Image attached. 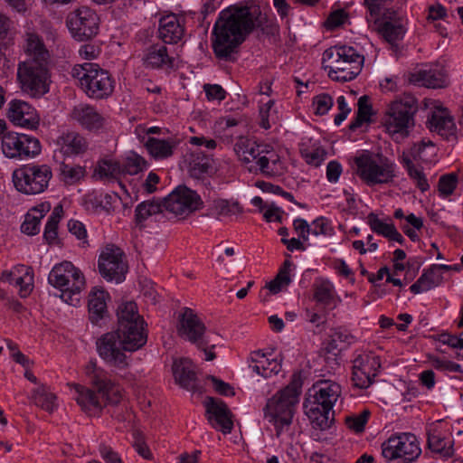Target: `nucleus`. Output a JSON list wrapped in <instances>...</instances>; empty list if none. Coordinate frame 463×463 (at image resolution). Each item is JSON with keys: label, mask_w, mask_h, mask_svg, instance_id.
<instances>
[{"label": "nucleus", "mask_w": 463, "mask_h": 463, "mask_svg": "<svg viewBox=\"0 0 463 463\" xmlns=\"http://www.w3.org/2000/svg\"><path fill=\"white\" fill-rule=\"evenodd\" d=\"M429 360H430L432 367L438 371L463 373L461 365L455 362L447 360L442 357L434 356V355L430 356Z\"/></svg>", "instance_id": "obj_58"}, {"label": "nucleus", "mask_w": 463, "mask_h": 463, "mask_svg": "<svg viewBox=\"0 0 463 463\" xmlns=\"http://www.w3.org/2000/svg\"><path fill=\"white\" fill-rule=\"evenodd\" d=\"M143 65L146 69L161 70L165 71H175L177 59L161 43H156L146 48L142 58Z\"/></svg>", "instance_id": "obj_20"}, {"label": "nucleus", "mask_w": 463, "mask_h": 463, "mask_svg": "<svg viewBox=\"0 0 463 463\" xmlns=\"http://www.w3.org/2000/svg\"><path fill=\"white\" fill-rule=\"evenodd\" d=\"M95 173L100 179H118L122 176L120 163L113 159L99 161Z\"/></svg>", "instance_id": "obj_52"}, {"label": "nucleus", "mask_w": 463, "mask_h": 463, "mask_svg": "<svg viewBox=\"0 0 463 463\" xmlns=\"http://www.w3.org/2000/svg\"><path fill=\"white\" fill-rule=\"evenodd\" d=\"M33 399L37 406L47 411H53L56 408V396L43 386L33 391Z\"/></svg>", "instance_id": "obj_55"}, {"label": "nucleus", "mask_w": 463, "mask_h": 463, "mask_svg": "<svg viewBox=\"0 0 463 463\" xmlns=\"http://www.w3.org/2000/svg\"><path fill=\"white\" fill-rule=\"evenodd\" d=\"M147 166V162L141 156L131 152L120 163L121 175H135L146 170Z\"/></svg>", "instance_id": "obj_49"}, {"label": "nucleus", "mask_w": 463, "mask_h": 463, "mask_svg": "<svg viewBox=\"0 0 463 463\" xmlns=\"http://www.w3.org/2000/svg\"><path fill=\"white\" fill-rule=\"evenodd\" d=\"M430 129L447 140L456 139V125L449 112L445 109L433 111L430 119Z\"/></svg>", "instance_id": "obj_31"}, {"label": "nucleus", "mask_w": 463, "mask_h": 463, "mask_svg": "<svg viewBox=\"0 0 463 463\" xmlns=\"http://www.w3.org/2000/svg\"><path fill=\"white\" fill-rule=\"evenodd\" d=\"M354 165L355 174L368 186L388 184L396 177V164L383 154L363 151Z\"/></svg>", "instance_id": "obj_5"}, {"label": "nucleus", "mask_w": 463, "mask_h": 463, "mask_svg": "<svg viewBox=\"0 0 463 463\" xmlns=\"http://www.w3.org/2000/svg\"><path fill=\"white\" fill-rule=\"evenodd\" d=\"M184 33V24L175 14H167L159 20L158 37L164 43H177L183 38Z\"/></svg>", "instance_id": "obj_30"}, {"label": "nucleus", "mask_w": 463, "mask_h": 463, "mask_svg": "<svg viewBox=\"0 0 463 463\" xmlns=\"http://www.w3.org/2000/svg\"><path fill=\"white\" fill-rule=\"evenodd\" d=\"M417 107L414 100H395L392 102L383 118V125L392 137H405L414 125V114Z\"/></svg>", "instance_id": "obj_11"}, {"label": "nucleus", "mask_w": 463, "mask_h": 463, "mask_svg": "<svg viewBox=\"0 0 463 463\" xmlns=\"http://www.w3.org/2000/svg\"><path fill=\"white\" fill-rule=\"evenodd\" d=\"M395 14H390V18L387 14L386 17L381 18L379 22L374 23L377 25V30L381 35L390 43H394L403 38L405 30L401 23L392 20V16Z\"/></svg>", "instance_id": "obj_40"}, {"label": "nucleus", "mask_w": 463, "mask_h": 463, "mask_svg": "<svg viewBox=\"0 0 463 463\" xmlns=\"http://www.w3.org/2000/svg\"><path fill=\"white\" fill-rule=\"evenodd\" d=\"M16 76L21 90L32 98H41L50 90V63L20 61Z\"/></svg>", "instance_id": "obj_8"}, {"label": "nucleus", "mask_w": 463, "mask_h": 463, "mask_svg": "<svg viewBox=\"0 0 463 463\" xmlns=\"http://www.w3.org/2000/svg\"><path fill=\"white\" fill-rule=\"evenodd\" d=\"M381 448L382 456L388 463H412L421 455L420 441L411 432L391 435Z\"/></svg>", "instance_id": "obj_9"}, {"label": "nucleus", "mask_w": 463, "mask_h": 463, "mask_svg": "<svg viewBox=\"0 0 463 463\" xmlns=\"http://www.w3.org/2000/svg\"><path fill=\"white\" fill-rule=\"evenodd\" d=\"M443 280L441 272H438L430 267L427 270H424L420 277L410 287V290L413 294H420L426 292L437 286H439Z\"/></svg>", "instance_id": "obj_42"}, {"label": "nucleus", "mask_w": 463, "mask_h": 463, "mask_svg": "<svg viewBox=\"0 0 463 463\" xmlns=\"http://www.w3.org/2000/svg\"><path fill=\"white\" fill-rule=\"evenodd\" d=\"M164 203L155 201H146L139 203L136 208V219L138 222H143L148 217L162 213Z\"/></svg>", "instance_id": "obj_56"}, {"label": "nucleus", "mask_w": 463, "mask_h": 463, "mask_svg": "<svg viewBox=\"0 0 463 463\" xmlns=\"http://www.w3.org/2000/svg\"><path fill=\"white\" fill-rule=\"evenodd\" d=\"M402 164L406 168L409 176L414 180L417 187L421 191L425 192L430 188L428 180L421 169L416 167L411 158L406 156L404 153L402 158Z\"/></svg>", "instance_id": "obj_51"}, {"label": "nucleus", "mask_w": 463, "mask_h": 463, "mask_svg": "<svg viewBox=\"0 0 463 463\" xmlns=\"http://www.w3.org/2000/svg\"><path fill=\"white\" fill-rule=\"evenodd\" d=\"M364 5L368 10V22L377 23L381 18H384L389 14H395L394 11H391L387 5V0H364Z\"/></svg>", "instance_id": "obj_50"}, {"label": "nucleus", "mask_w": 463, "mask_h": 463, "mask_svg": "<svg viewBox=\"0 0 463 463\" xmlns=\"http://www.w3.org/2000/svg\"><path fill=\"white\" fill-rule=\"evenodd\" d=\"M116 332L123 341L124 349L126 351H136L146 343L147 335L145 330L144 321L129 323L125 330H123L120 326H118Z\"/></svg>", "instance_id": "obj_27"}, {"label": "nucleus", "mask_w": 463, "mask_h": 463, "mask_svg": "<svg viewBox=\"0 0 463 463\" xmlns=\"http://www.w3.org/2000/svg\"><path fill=\"white\" fill-rule=\"evenodd\" d=\"M175 146V142L172 139H159L156 137H148L145 143L149 155L156 160L170 157L174 153Z\"/></svg>", "instance_id": "obj_41"}, {"label": "nucleus", "mask_w": 463, "mask_h": 463, "mask_svg": "<svg viewBox=\"0 0 463 463\" xmlns=\"http://www.w3.org/2000/svg\"><path fill=\"white\" fill-rule=\"evenodd\" d=\"M255 26V15L248 6L222 10L213 29V49L219 59L229 60Z\"/></svg>", "instance_id": "obj_1"}, {"label": "nucleus", "mask_w": 463, "mask_h": 463, "mask_svg": "<svg viewBox=\"0 0 463 463\" xmlns=\"http://www.w3.org/2000/svg\"><path fill=\"white\" fill-rule=\"evenodd\" d=\"M411 81L427 88H444L449 83L448 74L440 65L420 70L411 76Z\"/></svg>", "instance_id": "obj_26"}, {"label": "nucleus", "mask_w": 463, "mask_h": 463, "mask_svg": "<svg viewBox=\"0 0 463 463\" xmlns=\"http://www.w3.org/2000/svg\"><path fill=\"white\" fill-rule=\"evenodd\" d=\"M364 57L353 46L336 45L326 50L322 63L328 77L335 81H350L362 71Z\"/></svg>", "instance_id": "obj_3"}, {"label": "nucleus", "mask_w": 463, "mask_h": 463, "mask_svg": "<svg viewBox=\"0 0 463 463\" xmlns=\"http://www.w3.org/2000/svg\"><path fill=\"white\" fill-rule=\"evenodd\" d=\"M74 388L76 392L75 400L85 412L96 415L101 411L103 404L93 390L80 384H74Z\"/></svg>", "instance_id": "obj_35"}, {"label": "nucleus", "mask_w": 463, "mask_h": 463, "mask_svg": "<svg viewBox=\"0 0 463 463\" xmlns=\"http://www.w3.org/2000/svg\"><path fill=\"white\" fill-rule=\"evenodd\" d=\"M241 212V206L237 201L216 198L209 203L206 215L220 220Z\"/></svg>", "instance_id": "obj_37"}, {"label": "nucleus", "mask_w": 463, "mask_h": 463, "mask_svg": "<svg viewBox=\"0 0 463 463\" xmlns=\"http://www.w3.org/2000/svg\"><path fill=\"white\" fill-rule=\"evenodd\" d=\"M172 370L175 382L182 388L191 392L199 390L194 366L189 359L181 358L175 360L173 364Z\"/></svg>", "instance_id": "obj_29"}, {"label": "nucleus", "mask_w": 463, "mask_h": 463, "mask_svg": "<svg viewBox=\"0 0 463 463\" xmlns=\"http://www.w3.org/2000/svg\"><path fill=\"white\" fill-rule=\"evenodd\" d=\"M202 206L200 195L186 186L176 187L164 201V208L177 216L188 215Z\"/></svg>", "instance_id": "obj_18"}, {"label": "nucleus", "mask_w": 463, "mask_h": 463, "mask_svg": "<svg viewBox=\"0 0 463 463\" xmlns=\"http://www.w3.org/2000/svg\"><path fill=\"white\" fill-rule=\"evenodd\" d=\"M71 76L86 96L92 99H106L114 92L113 76L98 63L76 64L71 69Z\"/></svg>", "instance_id": "obj_4"}, {"label": "nucleus", "mask_w": 463, "mask_h": 463, "mask_svg": "<svg viewBox=\"0 0 463 463\" xmlns=\"http://www.w3.org/2000/svg\"><path fill=\"white\" fill-rule=\"evenodd\" d=\"M52 177V168L46 164L24 165L12 174V181L15 189L27 195L43 193L48 188Z\"/></svg>", "instance_id": "obj_10"}, {"label": "nucleus", "mask_w": 463, "mask_h": 463, "mask_svg": "<svg viewBox=\"0 0 463 463\" xmlns=\"http://www.w3.org/2000/svg\"><path fill=\"white\" fill-rule=\"evenodd\" d=\"M61 153L64 156H78L88 149V142L84 137L75 131L62 133L57 139Z\"/></svg>", "instance_id": "obj_33"}, {"label": "nucleus", "mask_w": 463, "mask_h": 463, "mask_svg": "<svg viewBox=\"0 0 463 463\" xmlns=\"http://www.w3.org/2000/svg\"><path fill=\"white\" fill-rule=\"evenodd\" d=\"M368 223L373 232L385 238H388L392 229L395 227L392 223L384 222L374 213L368 215Z\"/></svg>", "instance_id": "obj_61"}, {"label": "nucleus", "mask_w": 463, "mask_h": 463, "mask_svg": "<svg viewBox=\"0 0 463 463\" xmlns=\"http://www.w3.org/2000/svg\"><path fill=\"white\" fill-rule=\"evenodd\" d=\"M458 184V176L456 174H447L442 175L439 180V192L443 197L451 195Z\"/></svg>", "instance_id": "obj_60"}, {"label": "nucleus", "mask_w": 463, "mask_h": 463, "mask_svg": "<svg viewBox=\"0 0 463 463\" xmlns=\"http://www.w3.org/2000/svg\"><path fill=\"white\" fill-rule=\"evenodd\" d=\"M117 316L118 326H120L123 330L127 328L129 323L144 321L143 317L138 314L137 304L133 301H128L119 305Z\"/></svg>", "instance_id": "obj_46"}, {"label": "nucleus", "mask_w": 463, "mask_h": 463, "mask_svg": "<svg viewBox=\"0 0 463 463\" xmlns=\"http://www.w3.org/2000/svg\"><path fill=\"white\" fill-rule=\"evenodd\" d=\"M89 383L97 389L108 402L117 404L122 397V389L111 378V375L96 361H90L84 367Z\"/></svg>", "instance_id": "obj_14"}, {"label": "nucleus", "mask_w": 463, "mask_h": 463, "mask_svg": "<svg viewBox=\"0 0 463 463\" xmlns=\"http://www.w3.org/2000/svg\"><path fill=\"white\" fill-rule=\"evenodd\" d=\"M97 351L101 359L109 365L123 369L128 366V357L124 353V344L116 332L104 334L97 341Z\"/></svg>", "instance_id": "obj_19"}, {"label": "nucleus", "mask_w": 463, "mask_h": 463, "mask_svg": "<svg viewBox=\"0 0 463 463\" xmlns=\"http://www.w3.org/2000/svg\"><path fill=\"white\" fill-rule=\"evenodd\" d=\"M313 298L317 304L330 310L335 309L341 302L334 284L323 278L317 279L313 284Z\"/></svg>", "instance_id": "obj_28"}, {"label": "nucleus", "mask_w": 463, "mask_h": 463, "mask_svg": "<svg viewBox=\"0 0 463 463\" xmlns=\"http://www.w3.org/2000/svg\"><path fill=\"white\" fill-rule=\"evenodd\" d=\"M24 51L28 58L25 61H35L43 63L51 62V53L43 40L34 31L27 30L24 34Z\"/></svg>", "instance_id": "obj_25"}, {"label": "nucleus", "mask_w": 463, "mask_h": 463, "mask_svg": "<svg viewBox=\"0 0 463 463\" xmlns=\"http://www.w3.org/2000/svg\"><path fill=\"white\" fill-rule=\"evenodd\" d=\"M341 392V386L330 380L317 382L308 391L304 409L314 428L326 430L330 427L332 410Z\"/></svg>", "instance_id": "obj_2"}, {"label": "nucleus", "mask_w": 463, "mask_h": 463, "mask_svg": "<svg viewBox=\"0 0 463 463\" xmlns=\"http://www.w3.org/2000/svg\"><path fill=\"white\" fill-rule=\"evenodd\" d=\"M301 155L307 164L317 167L326 160L327 153L323 147L317 146L311 149H303Z\"/></svg>", "instance_id": "obj_57"}, {"label": "nucleus", "mask_w": 463, "mask_h": 463, "mask_svg": "<svg viewBox=\"0 0 463 463\" xmlns=\"http://www.w3.org/2000/svg\"><path fill=\"white\" fill-rule=\"evenodd\" d=\"M298 395L297 388L287 386L269 399L263 409L264 418L273 425L278 438L287 432L292 424Z\"/></svg>", "instance_id": "obj_6"}, {"label": "nucleus", "mask_w": 463, "mask_h": 463, "mask_svg": "<svg viewBox=\"0 0 463 463\" xmlns=\"http://www.w3.org/2000/svg\"><path fill=\"white\" fill-rule=\"evenodd\" d=\"M8 281L19 287L20 296L26 298L33 288V274L32 269L24 265L16 267L15 269L8 275Z\"/></svg>", "instance_id": "obj_39"}, {"label": "nucleus", "mask_w": 463, "mask_h": 463, "mask_svg": "<svg viewBox=\"0 0 463 463\" xmlns=\"http://www.w3.org/2000/svg\"><path fill=\"white\" fill-rule=\"evenodd\" d=\"M267 146V145L257 144L250 139L240 138L234 145V152L249 170L250 165L257 163L258 157L263 154Z\"/></svg>", "instance_id": "obj_32"}, {"label": "nucleus", "mask_w": 463, "mask_h": 463, "mask_svg": "<svg viewBox=\"0 0 463 463\" xmlns=\"http://www.w3.org/2000/svg\"><path fill=\"white\" fill-rule=\"evenodd\" d=\"M409 155L414 160H420L424 163H432L437 156V148L430 140L422 139L420 142L414 144Z\"/></svg>", "instance_id": "obj_44"}, {"label": "nucleus", "mask_w": 463, "mask_h": 463, "mask_svg": "<svg viewBox=\"0 0 463 463\" xmlns=\"http://www.w3.org/2000/svg\"><path fill=\"white\" fill-rule=\"evenodd\" d=\"M86 175L85 167L79 165L61 163L59 167L60 180L67 185L80 183Z\"/></svg>", "instance_id": "obj_47"}, {"label": "nucleus", "mask_w": 463, "mask_h": 463, "mask_svg": "<svg viewBox=\"0 0 463 463\" xmlns=\"http://www.w3.org/2000/svg\"><path fill=\"white\" fill-rule=\"evenodd\" d=\"M250 369L258 375L269 378L279 373L281 364L278 359H269L264 354H260V352L258 351L254 353Z\"/></svg>", "instance_id": "obj_38"}, {"label": "nucleus", "mask_w": 463, "mask_h": 463, "mask_svg": "<svg viewBox=\"0 0 463 463\" xmlns=\"http://www.w3.org/2000/svg\"><path fill=\"white\" fill-rule=\"evenodd\" d=\"M260 127L264 129L270 128L272 124L278 120V110L275 108V101L269 99L266 102L261 101L260 106Z\"/></svg>", "instance_id": "obj_54"}, {"label": "nucleus", "mask_w": 463, "mask_h": 463, "mask_svg": "<svg viewBox=\"0 0 463 463\" xmlns=\"http://www.w3.org/2000/svg\"><path fill=\"white\" fill-rule=\"evenodd\" d=\"M207 419L210 424L223 434L231 433L233 429L232 412L222 400L207 397L204 402Z\"/></svg>", "instance_id": "obj_21"}, {"label": "nucleus", "mask_w": 463, "mask_h": 463, "mask_svg": "<svg viewBox=\"0 0 463 463\" xmlns=\"http://www.w3.org/2000/svg\"><path fill=\"white\" fill-rule=\"evenodd\" d=\"M66 23L72 37L78 41L90 39L99 31V16L87 6H81L70 13Z\"/></svg>", "instance_id": "obj_16"}, {"label": "nucleus", "mask_w": 463, "mask_h": 463, "mask_svg": "<svg viewBox=\"0 0 463 463\" xmlns=\"http://www.w3.org/2000/svg\"><path fill=\"white\" fill-rule=\"evenodd\" d=\"M7 117L14 125L27 129H36L40 125L37 110L21 99H14L9 103Z\"/></svg>", "instance_id": "obj_22"}, {"label": "nucleus", "mask_w": 463, "mask_h": 463, "mask_svg": "<svg viewBox=\"0 0 463 463\" xmlns=\"http://www.w3.org/2000/svg\"><path fill=\"white\" fill-rule=\"evenodd\" d=\"M1 148L10 159L28 160L40 155L42 146L35 137L16 132L3 133Z\"/></svg>", "instance_id": "obj_13"}, {"label": "nucleus", "mask_w": 463, "mask_h": 463, "mask_svg": "<svg viewBox=\"0 0 463 463\" xmlns=\"http://www.w3.org/2000/svg\"><path fill=\"white\" fill-rule=\"evenodd\" d=\"M357 105L356 116L349 125V128L353 131L362 127L364 123H370L372 121L373 108L369 102L368 96L364 95L360 97Z\"/></svg>", "instance_id": "obj_48"}, {"label": "nucleus", "mask_w": 463, "mask_h": 463, "mask_svg": "<svg viewBox=\"0 0 463 463\" xmlns=\"http://www.w3.org/2000/svg\"><path fill=\"white\" fill-rule=\"evenodd\" d=\"M109 295L102 288H93L89 294V317L93 324H98L107 314V301Z\"/></svg>", "instance_id": "obj_34"}, {"label": "nucleus", "mask_w": 463, "mask_h": 463, "mask_svg": "<svg viewBox=\"0 0 463 463\" xmlns=\"http://www.w3.org/2000/svg\"><path fill=\"white\" fill-rule=\"evenodd\" d=\"M178 334L198 348L215 347L217 335L207 331L200 317L189 307L184 308L179 317Z\"/></svg>", "instance_id": "obj_12"}, {"label": "nucleus", "mask_w": 463, "mask_h": 463, "mask_svg": "<svg viewBox=\"0 0 463 463\" xmlns=\"http://www.w3.org/2000/svg\"><path fill=\"white\" fill-rule=\"evenodd\" d=\"M98 267L100 275L108 281L120 283L125 279L128 265L123 251L113 244L107 245L100 252Z\"/></svg>", "instance_id": "obj_15"}, {"label": "nucleus", "mask_w": 463, "mask_h": 463, "mask_svg": "<svg viewBox=\"0 0 463 463\" xmlns=\"http://www.w3.org/2000/svg\"><path fill=\"white\" fill-rule=\"evenodd\" d=\"M453 443L451 438L446 437L437 429L430 430L428 432L429 449L442 458L448 459L453 456Z\"/></svg>", "instance_id": "obj_36"}, {"label": "nucleus", "mask_w": 463, "mask_h": 463, "mask_svg": "<svg viewBox=\"0 0 463 463\" xmlns=\"http://www.w3.org/2000/svg\"><path fill=\"white\" fill-rule=\"evenodd\" d=\"M292 267L293 263L289 260H286L283 262L275 279L267 285V288L272 294L282 291L291 283Z\"/></svg>", "instance_id": "obj_45"}, {"label": "nucleus", "mask_w": 463, "mask_h": 463, "mask_svg": "<svg viewBox=\"0 0 463 463\" xmlns=\"http://www.w3.org/2000/svg\"><path fill=\"white\" fill-rule=\"evenodd\" d=\"M333 233L334 228L332 227L330 222L325 217L317 218L310 224V234L315 236H331Z\"/></svg>", "instance_id": "obj_63"}, {"label": "nucleus", "mask_w": 463, "mask_h": 463, "mask_svg": "<svg viewBox=\"0 0 463 463\" xmlns=\"http://www.w3.org/2000/svg\"><path fill=\"white\" fill-rule=\"evenodd\" d=\"M62 207L61 205L54 207L43 232V238L49 243H53L58 236V224L62 216Z\"/></svg>", "instance_id": "obj_53"}, {"label": "nucleus", "mask_w": 463, "mask_h": 463, "mask_svg": "<svg viewBox=\"0 0 463 463\" xmlns=\"http://www.w3.org/2000/svg\"><path fill=\"white\" fill-rule=\"evenodd\" d=\"M71 117L83 128L90 131L102 128L107 122L106 118L99 113L97 108L84 103L75 106L71 112Z\"/></svg>", "instance_id": "obj_24"}, {"label": "nucleus", "mask_w": 463, "mask_h": 463, "mask_svg": "<svg viewBox=\"0 0 463 463\" xmlns=\"http://www.w3.org/2000/svg\"><path fill=\"white\" fill-rule=\"evenodd\" d=\"M210 169V164L207 158L193 159L189 163V174L190 176L194 179H201L208 173Z\"/></svg>", "instance_id": "obj_62"}, {"label": "nucleus", "mask_w": 463, "mask_h": 463, "mask_svg": "<svg viewBox=\"0 0 463 463\" xmlns=\"http://www.w3.org/2000/svg\"><path fill=\"white\" fill-rule=\"evenodd\" d=\"M50 209L49 205L42 204L40 208L35 207L25 215L24 221L21 225L22 232L27 235H35L40 232L41 220L45 213Z\"/></svg>", "instance_id": "obj_43"}, {"label": "nucleus", "mask_w": 463, "mask_h": 463, "mask_svg": "<svg viewBox=\"0 0 463 463\" xmlns=\"http://www.w3.org/2000/svg\"><path fill=\"white\" fill-rule=\"evenodd\" d=\"M381 368L380 357L372 353L358 354L353 360L352 383L358 389H367Z\"/></svg>", "instance_id": "obj_17"}, {"label": "nucleus", "mask_w": 463, "mask_h": 463, "mask_svg": "<svg viewBox=\"0 0 463 463\" xmlns=\"http://www.w3.org/2000/svg\"><path fill=\"white\" fill-rule=\"evenodd\" d=\"M332 340L335 342V349H340L342 345H351L354 336L347 329L337 327L332 334Z\"/></svg>", "instance_id": "obj_64"}, {"label": "nucleus", "mask_w": 463, "mask_h": 463, "mask_svg": "<svg viewBox=\"0 0 463 463\" xmlns=\"http://www.w3.org/2000/svg\"><path fill=\"white\" fill-rule=\"evenodd\" d=\"M256 162L249 167L250 173H260L267 177H274L279 176L285 172L284 163L279 155L269 146L264 149L263 154L258 157Z\"/></svg>", "instance_id": "obj_23"}, {"label": "nucleus", "mask_w": 463, "mask_h": 463, "mask_svg": "<svg viewBox=\"0 0 463 463\" xmlns=\"http://www.w3.org/2000/svg\"><path fill=\"white\" fill-rule=\"evenodd\" d=\"M49 283L58 288L61 298L71 306H77L86 280L82 271L71 261L54 265L48 276Z\"/></svg>", "instance_id": "obj_7"}, {"label": "nucleus", "mask_w": 463, "mask_h": 463, "mask_svg": "<svg viewBox=\"0 0 463 463\" xmlns=\"http://www.w3.org/2000/svg\"><path fill=\"white\" fill-rule=\"evenodd\" d=\"M334 102L329 94L321 93L313 98L312 107L316 115L323 116L332 108Z\"/></svg>", "instance_id": "obj_59"}]
</instances>
